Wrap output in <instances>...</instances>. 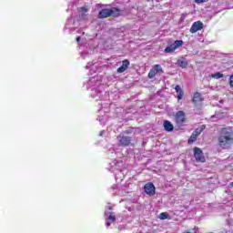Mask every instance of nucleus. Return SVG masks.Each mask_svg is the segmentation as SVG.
<instances>
[{"label":"nucleus","mask_w":233,"mask_h":233,"mask_svg":"<svg viewBox=\"0 0 233 233\" xmlns=\"http://www.w3.org/2000/svg\"><path fill=\"white\" fill-rule=\"evenodd\" d=\"M233 143V133L230 128H223L218 137L220 148H230Z\"/></svg>","instance_id":"f257e3e1"},{"label":"nucleus","mask_w":233,"mask_h":233,"mask_svg":"<svg viewBox=\"0 0 233 233\" xmlns=\"http://www.w3.org/2000/svg\"><path fill=\"white\" fill-rule=\"evenodd\" d=\"M121 11L117 7L101 9L98 13V19H106L107 17H119Z\"/></svg>","instance_id":"f03ea898"},{"label":"nucleus","mask_w":233,"mask_h":233,"mask_svg":"<svg viewBox=\"0 0 233 233\" xmlns=\"http://www.w3.org/2000/svg\"><path fill=\"white\" fill-rule=\"evenodd\" d=\"M120 147H128L132 143V137L126 135H119L117 137Z\"/></svg>","instance_id":"7ed1b4c3"},{"label":"nucleus","mask_w":233,"mask_h":233,"mask_svg":"<svg viewBox=\"0 0 233 233\" xmlns=\"http://www.w3.org/2000/svg\"><path fill=\"white\" fill-rule=\"evenodd\" d=\"M144 192H146V194L150 197L156 196V186H154L152 182L145 184Z\"/></svg>","instance_id":"20e7f679"},{"label":"nucleus","mask_w":233,"mask_h":233,"mask_svg":"<svg viewBox=\"0 0 233 233\" xmlns=\"http://www.w3.org/2000/svg\"><path fill=\"white\" fill-rule=\"evenodd\" d=\"M175 120L177 125L183 127V123L187 121V118L185 117V111H177L175 116Z\"/></svg>","instance_id":"39448f33"},{"label":"nucleus","mask_w":233,"mask_h":233,"mask_svg":"<svg viewBox=\"0 0 233 233\" xmlns=\"http://www.w3.org/2000/svg\"><path fill=\"white\" fill-rule=\"evenodd\" d=\"M194 156L196 158V161L199 163H205V156H203V151L199 147H194Z\"/></svg>","instance_id":"423d86ee"},{"label":"nucleus","mask_w":233,"mask_h":233,"mask_svg":"<svg viewBox=\"0 0 233 233\" xmlns=\"http://www.w3.org/2000/svg\"><path fill=\"white\" fill-rule=\"evenodd\" d=\"M105 215L106 216V227H110L112 223L116 222V215L114 214V212H105Z\"/></svg>","instance_id":"0eeeda50"},{"label":"nucleus","mask_w":233,"mask_h":233,"mask_svg":"<svg viewBox=\"0 0 233 233\" xmlns=\"http://www.w3.org/2000/svg\"><path fill=\"white\" fill-rule=\"evenodd\" d=\"M100 88L101 86H99L98 88L94 87V90L90 94L91 97L93 99H96V101H99V99L103 97V92L101 91Z\"/></svg>","instance_id":"6e6552de"},{"label":"nucleus","mask_w":233,"mask_h":233,"mask_svg":"<svg viewBox=\"0 0 233 233\" xmlns=\"http://www.w3.org/2000/svg\"><path fill=\"white\" fill-rule=\"evenodd\" d=\"M202 28H203V22L197 21L193 23V25H191L189 32L191 34H196V32H199V30H202Z\"/></svg>","instance_id":"1a4fd4ad"},{"label":"nucleus","mask_w":233,"mask_h":233,"mask_svg":"<svg viewBox=\"0 0 233 233\" xmlns=\"http://www.w3.org/2000/svg\"><path fill=\"white\" fill-rule=\"evenodd\" d=\"M78 21H86V19H88V15L86 14V12H88V9H86V7H80L78 9Z\"/></svg>","instance_id":"9d476101"},{"label":"nucleus","mask_w":233,"mask_h":233,"mask_svg":"<svg viewBox=\"0 0 233 233\" xmlns=\"http://www.w3.org/2000/svg\"><path fill=\"white\" fill-rule=\"evenodd\" d=\"M128 66H130V61L127 59L124 60L122 62V66L116 69L117 74H123V72H127Z\"/></svg>","instance_id":"9b49d317"},{"label":"nucleus","mask_w":233,"mask_h":233,"mask_svg":"<svg viewBox=\"0 0 233 233\" xmlns=\"http://www.w3.org/2000/svg\"><path fill=\"white\" fill-rule=\"evenodd\" d=\"M163 127L166 132H172L174 130V125H172L168 120L164 121Z\"/></svg>","instance_id":"f8f14e48"},{"label":"nucleus","mask_w":233,"mask_h":233,"mask_svg":"<svg viewBox=\"0 0 233 233\" xmlns=\"http://www.w3.org/2000/svg\"><path fill=\"white\" fill-rule=\"evenodd\" d=\"M175 90L177 94V99H183L184 93L183 90L181 89V86H176Z\"/></svg>","instance_id":"ddd939ff"},{"label":"nucleus","mask_w":233,"mask_h":233,"mask_svg":"<svg viewBox=\"0 0 233 233\" xmlns=\"http://www.w3.org/2000/svg\"><path fill=\"white\" fill-rule=\"evenodd\" d=\"M177 65H178V66L181 68H187V66H188V62L187 59H179L177 60Z\"/></svg>","instance_id":"4468645a"},{"label":"nucleus","mask_w":233,"mask_h":233,"mask_svg":"<svg viewBox=\"0 0 233 233\" xmlns=\"http://www.w3.org/2000/svg\"><path fill=\"white\" fill-rule=\"evenodd\" d=\"M176 50H177V49H176L174 44H171V45L167 46L165 48L164 52H165L166 54H172V52H174V51H176Z\"/></svg>","instance_id":"2eb2a0df"},{"label":"nucleus","mask_w":233,"mask_h":233,"mask_svg":"<svg viewBox=\"0 0 233 233\" xmlns=\"http://www.w3.org/2000/svg\"><path fill=\"white\" fill-rule=\"evenodd\" d=\"M199 102H201V94L197 92L193 96V103H199Z\"/></svg>","instance_id":"dca6fc26"},{"label":"nucleus","mask_w":233,"mask_h":233,"mask_svg":"<svg viewBox=\"0 0 233 233\" xmlns=\"http://www.w3.org/2000/svg\"><path fill=\"white\" fill-rule=\"evenodd\" d=\"M175 48L177 50V48L183 46V40H176L174 43H173Z\"/></svg>","instance_id":"f3484780"},{"label":"nucleus","mask_w":233,"mask_h":233,"mask_svg":"<svg viewBox=\"0 0 233 233\" xmlns=\"http://www.w3.org/2000/svg\"><path fill=\"white\" fill-rule=\"evenodd\" d=\"M198 137L194 135V133H192L191 137L187 140L188 145H192V143H194V141H196Z\"/></svg>","instance_id":"a211bd4d"},{"label":"nucleus","mask_w":233,"mask_h":233,"mask_svg":"<svg viewBox=\"0 0 233 233\" xmlns=\"http://www.w3.org/2000/svg\"><path fill=\"white\" fill-rule=\"evenodd\" d=\"M153 69L157 74H159V72H163V67H161V65H155Z\"/></svg>","instance_id":"6ab92c4d"},{"label":"nucleus","mask_w":233,"mask_h":233,"mask_svg":"<svg viewBox=\"0 0 233 233\" xmlns=\"http://www.w3.org/2000/svg\"><path fill=\"white\" fill-rule=\"evenodd\" d=\"M157 73L152 68L150 69L149 73H148V77L149 79H154V77H156V75Z\"/></svg>","instance_id":"aec40b11"},{"label":"nucleus","mask_w":233,"mask_h":233,"mask_svg":"<svg viewBox=\"0 0 233 233\" xmlns=\"http://www.w3.org/2000/svg\"><path fill=\"white\" fill-rule=\"evenodd\" d=\"M211 76L214 79H221V77H223V74H221L220 72H217V73L211 75Z\"/></svg>","instance_id":"412c9836"},{"label":"nucleus","mask_w":233,"mask_h":233,"mask_svg":"<svg viewBox=\"0 0 233 233\" xmlns=\"http://www.w3.org/2000/svg\"><path fill=\"white\" fill-rule=\"evenodd\" d=\"M159 219H168V213H167V212L160 213Z\"/></svg>","instance_id":"4be33fe9"},{"label":"nucleus","mask_w":233,"mask_h":233,"mask_svg":"<svg viewBox=\"0 0 233 233\" xmlns=\"http://www.w3.org/2000/svg\"><path fill=\"white\" fill-rule=\"evenodd\" d=\"M203 132V128H197L193 134L198 137V136H199V134H201Z\"/></svg>","instance_id":"5701e85b"},{"label":"nucleus","mask_w":233,"mask_h":233,"mask_svg":"<svg viewBox=\"0 0 233 233\" xmlns=\"http://www.w3.org/2000/svg\"><path fill=\"white\" fill-rule=\"evenodd\" d=\"M92 83H96V77L90 78L89 81L87 82V85L92 86Z\"/></svg>","instance_id":"b1692460"},{"label":"nucleus","mask_w":233,"mask_h":233,"mask_svg":"<svg viewBox=\"0 0 233 233\" xmlns=\"http://www.w3.org/2000/svg\"><path fill=\"white\" fill-rule=\"evenodd\" d=\"M208 0H195L197 4L207 3Z\"/></svg>","instance_id":"393cba45"},{"label":"nucleus","mask_w":233,"mask_h":233,"mask_svg":"<svg viewBox=\"0 0 233 233\" xmlns=\"http://www.w3.org/2000/svg\"><path fill=\"white\" fill-rule=\"evenodd\" d=\"M118 230H125V226H119Z\"/></svg>","instance_id":"a878e982"},{"label":"nucleus","mask_w":233,"mask_h":233,"mask_svg":"<svg viewBox=\"0 0 233 233\" xmlns=\"http://www.w3.org/2000/svg\"><path fill=\"white\" fill-rule=\"evenodd\" d=\"M103 134H105V130L100 131V133H99L100 137H103Z\"/></svg>","instance_id":"bb28decb"},{"label":"nucleus","mask_w":233,"mask_h":233,"mask_svg":"<svg viewBox=\"0 0 233 233\" xmlns=\"http://www.w3.org/2000/svg\"><path fill=\"white\" fill-rule=\"evenodd\" d=\"M79 41H81V36L76 37V42L79 43Z\"/></svg>","instance_id":"cd10ccee"},{"label":"nucleus","mask_w":233,"mask_h":233,"mask_svg":"<svg viewBox=\"0 0 233 233\" xmlns=\"http://www.w3.org/2000/svg\"><path fill=\"white\" fill-rule=\"evenodd\" d=\"M74 21L72 18L67 19V23H72Z\"/></svg>","instance_id":"c85d7f7f"},{"label":"nucleus","mask_w":233,"mask_h":233,"mask_svg":"<svg viewBox=\"0 0 233 233\" xmlns=\"http://www.w3.org/2000/svg\"><path fill=\"white\" fill-rule=\"evenodd\" d=\"M108 209H109V210H112V206H109V207H108Z\"/></svg>","instance_id":"c756f323"},{"label":"nucleus","mask_w":233,"mask_h":233,"mask_svg":"<svg viewBox=\"0 0 233 233\" xmlns=\"http://www.w3.org/2000/svg\"><path fill=\"white\" fill-rule=\"evenodd\" d=\"M86 68H90V66L87 65V66H86Z\"/></svg>","instance_id":"7c9ffc66"}]
</instances>
